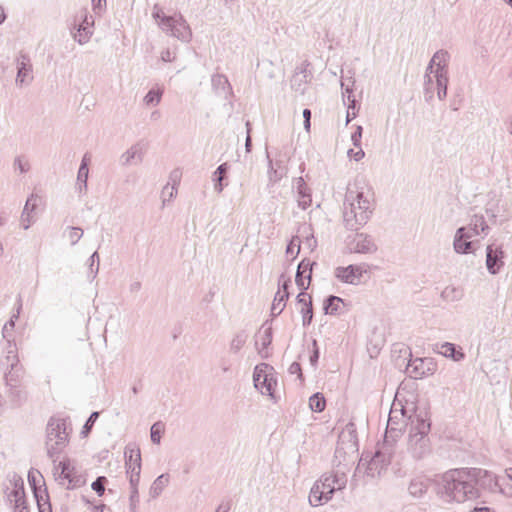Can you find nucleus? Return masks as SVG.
<instances>
[{"label": "nucleus", "instance_id": "1", "mask_svg": "<svg viewBox=\"0 0 512 512\" xmlns=\"http://www.w3.org/2000/svg\"><path fill=\"white\" fill-rule=\"evenodd\" d=\"M491 480V474L478 468L453 469L442 477L441 494L446 501L464 502L480 496V487L484 479Z\"/></svg>", "mask_w": 512, "mask_h": 512}, {"label": "nucleus", "instance_id": "2", "mask_svg": "<svg viewBox=\"0 0 512 512\" xmlns=\"http://www.w3.org/2000/svg\"><path fill=\"white\" fill-rule=\"evenodd\" d=\"M373 193L365 181L356 179L347 188L344 201L343 221L348 230L357 231L363 227L373 213Z\"/></svg>", "mask_w": 512, "mask_h": 512}, {"label": "nucleus", "instance_id": "3", "mask_svg": "<svg viewBox=\"0 0 512 512\" xmlns=\"http://www.w3.org/2000/svg\"><path fill=\"white\" fill-rule=\"evenodd\" d=\"M69 423L64 418L51 417L46 427L47 455L55 464L69 442Z\"/></svg>", "mask_w": 512, "mask_h": 512}, {"label": "nucleus", "instance_id": "4", "mask_svg": "<svg viewBox=\"0 0 512 512\" xmlns=\"http://www.w3.org/2000/svg\"><path fill=\"white\" fill-rule=\"evenodd\" d=\"M152 16L162 31L184 42L191 39V29L180 13L167 16L158 5H154Z\"/></svg>", "mask_w": 512, "mask_h": 512}, {"label": "nucleus", "instance_id": "5", "mask_svg": "<svg viewBox=\"0 0 512 512\" xmlns=\"http://www.w3.org/2000/svg\"><path fill=\"white\" fill-rule=\"evenodd\" d=\"M3 493L6 499L13 504L14 512H29L24 480L15 472L8 473L3 482Z\"/></svg>", "mask_w": 512, "mask_h": 512}, {"label": "nucleus", "instance_id": "6", "mask_svg": "<svg viewBox=\"0 0 512 512\" xmlns=\"http://www.w3.org/2000/svg\"><path fill=\"white\" fill-rule=\"evenodd\" d=\"M54 476L60 484L67 480V489H75L85 485L86 479L82 474H79L75 466L72 465L71 460L66 458L58 464H54Z\"/></svg>", "mask_w": 512, "mask_h": 512}, {"label": "nucleus", "instance_id": "7", "mask_svg": "<svg viewBox=\"0 0 512 512\" xmlns=\"http://www.w3.org/2000/svg\"><path fill=\"white\" fill-rule=\"evenodd\" d=\"M336 490L335 484L331 483V476L325 474L312 486L309 495V503L312 506L326 503L332 498Z\"/></svg>", "mask_w": 512, "mask_h": 512}, {"label": "nucleus", "instance_id": "8", "mask_svg": "<svg viewBox=\"0 0 512 512\" xmlns=\"http://www.w3.org/2000/svg\"><path fill=\"white\" fill-rule=\"evenodd\" d=\"M408 425V417L403 408L396 409L392 407L389 413L387 429L385 433L386 442H395L402 435L404 428Z\"/></svg>", "mask_w": 512, "mask_h": 512}, {"label": "nucleus", "instance_id": "9", "mask_svg": "<svg viewBox=\"0 0 512 512\" xmlns=\"http://www.w3.org/2000/svg\"><path fill=\"white\" fill-rule=\"evenodd\" d=\"M266 158L268 162V178L271 184L277 183L287 175V164L289 155L283 152H277L275 158L270 157V153L266 149Z\"/></svg>", "mask_w": 512, "mask_h": 512}, {"label": "nucleus", "instance_id": "10", "mask_svg": "<svg viewBox=\"0 0 512 512\" xmlns=\"http://www.w3.org/2000/svg\"><path fill=\"white\" fill-rule=\"evenodd\" d=\"M346 245L350 253L372 254L377 251V245L372 238L364 233L348 236Z\"/></svg>", "mask_w": 512, "mask_h": 512}, {"label": "nucleus", "instance_id": "11", "mask_svg": "<svg viewBox=\"0 0 512 512\" xmlns=\"http://www.w3.org/2000/svg\"><path fill=\"white\" fill-rule=\"evenodd\" d=\"M437 365L432 358L409 359L406 365V373L415 379L435 373Z\"/></svg>", "mask_w": 512, "mask_h": 512}, {"label": "nucleus", "instance_id": "12", "mask_svg": "<svg viewBox=\"0 0 512 512\" xmlns=\"http://www.w3.org/2000/svg\"><path fill=\"white\" fill-rule=\"evenodd\" d=\"M365 267V264H350L346 267L339 266L335 268L334 276L343 283L358 285L361 283L363 274L367 272Z\"/></svg>", "mask_w": 512, "mask_h": 512}, {"label": "nucleus", "instance_id": "13", "mask_svg": "<svg viewBox=\"0 0 512 512\" xmlns=\"http://www.w3.org/2000/svg\"><path fill=\"white\" fill-rule=\"evenodd\" d=\"M504 256L502 245H496L495 243L489 244L486 248V268L492 275H496L500 272L504 266Z\"/></svg>", "mask_w": 512, "mask_h": 512}, {"label": "nucleus", "instance_id": "14", "mask_svg": "<svg viewBox=\"0 0 512 512\" xmlns=\"http://www.w3.org/2000/svg\"><path fill=\"white\" fill-rule=\"evenodd\" d=\"M408 450L415 459L425 457L431 450L428 435L409 434Z\"/></svg>", "mask_w": 512, "mask_h": 512}, {"label": "nucleus", "instance_id": "15", "mask_svg": "<svg viewBox=\"0 0 512 512\" xmlns=\"http://www.w3.org/2000/svg\"><path fill=\"white\" fill-rule=\"evenodd\" d=\"M16 68V84L20 86L28 85L33 80V70L30 57L27 54L20 52L19 56L16 58Z\"/></svg>", "mask_w": 512, "mask_h": 512}, {"label": "nucleus", "instance_id": "16", "mask_svg": "<svg viewBox=\"0 0 512 512\" xmlns=\"http://www.w3.org/2000/svg\"><path fill=\"white\" fill-rule=\"evenodd\" d=\"M79 18L80 22L77 33L74 34V39L82 45L87 43L93 34L94 19L92 15L88 14L87 10H82Z\"/></svg>", "mask_w": 512, "mask_h": 512}, {"label": "nucleus", "instance_id": "17", "mask_svg": "<svg viewBox=\"0 0 512 512\" xmlns=\"http://www.w3.org/2000/svg\"><path fill=\"white\" fill-rule=\"evenodd\" d=\"M410 424L409 434L428 435L431 429V423L428 419L426 411H415L414 414L408 416Z\"/></svg>", "mask_w": 512, "mask_h": 512}, {"label": "nucleus", "instance_id": "18", "mask_svg": "<svg viewBox=\"0 0 512 512\" xmlns=\"http://www.w3.org/2000/svg\"><path fill=\"white\" fill-rule=\"evenodd\" d=\"M346 448L350 451L354 452L358 449V438H357V432H356V426L353 422H349L345 428L342 430V432L339 435V442L338 447L336 449V452H339L340 449H344L343 447H340V445H345Z\"/></svg>", "mask_w": 512, "mask_h": 512}, {"label": "nucleus", "instance_id": "19", "mask_svg": "<svg viewBox=\"0 0 512 512\" xmlns=\"http://www.w3.org/2000/svg\"><path fill=\"white\" fill-rule=\"evenodd\" d=\"M293 188L297 193L298 206L301 209L306 210L312 204L311 189L308 187L302 177H298L294 180Z\"/></svg>", "mask_w": 512, "mask_h": 512}, {"label": "nucleus", "instance_id": "20", "mask_svg": "<svg viewBox=\"0 0 512 512\" xmlns=\"http://www.w3.org/2000/svg\"><path fill=\"white\" fill-rule=\"evenodd\" d=\"M297 304L300 306L299 311L302 314V324L307 327L313 319L312 297L305 291H301L296 297Z\"/></svg>", "mask_w": 512, "mask_h": 512}, {"label": "nucleus", "instance_id": "21", "mask_svg": "<svg viewBox=\"0 0 512 512\" xmlns=\"http://www.w3.org/2000/svg\"><path fill=\"white\" fill-rule=\"evenodd\" d=\"M310 261L302 260L296 271L295 282L301 291H306L309 287V283L312 277V265Z\"/></svg>", "mask_w": 512, "mask_h": 512}, {"label": "nucleus", "instance_id": "22", "mask_svg": "<svg viewBox=\"0 0 512 512\" xmlns=\"http://www.w3.org/2000/svg\"><path fill=\"white\" fill-rule=\"evenodd\" d=\"M465 235V229L464 228H458L456 230L454 241H453V247L456 253L458 254H469L473 253L475 250V242L469 240L468 238L464 237Z\"/></svg>", "mask_w": 512, "mask_h": 512}, {"label": "nucleus", "instance_id": "23", "mask_svg": "<svg viewBox=\"0 0 512 512\" xmlns=\"http://www.w3.org/2000/svg\"><path fill=\"white\" fill-rule=\"evenodd\" d=\"M344 300L338 296L329 295L323 303V310L325 314L329 315H342L345 312Z\"/></svg>", "mask_w": 512, "mask_h": 512}, {"label": "nucleus", "instance_id": "24", "mask_svg": "<svg viewBox=\"0 0 512 512\" xmlns=\"http://www.w3.org/2000/svg\"><path fill=\"white\" fill-rule=\"evenodd\" d=\"M143 160V148L140 143L131 146L121 155L120 162L123 166L139 164Z\"/></svg>", "mask_w": 512, "mask_h": 512}, {"label": "nucleus", "instance_id": "25", "mask_svg": "<svg viewBox=\"0 0 512 512\" xmlns=\"http://www.w3.org/2000/svg\"><path fill=\"white\" fill-rule=\"evenodd\" d=\"M437 349L439 354L444 357L451 358L454 361H461L465 358V354L462 352L461 348L450 342H444L437 345Z\"/></svg>", "mask_w": 512, "mask_h": 512}, {"label": "nucleus", "instance_id": "26", "mask_svg": "<svg viewBox=\"0 0 512 512\" xmlns=\"http://www.w3.org/2000/svg\"><path fill=\"white\" fill-rule=\"evenodd\" d=\"M230 169V165L225 162L220 164L216 170L212 174V181L214 184V190L217 193H221L225 186H227V183H224V180L227 179V174Z\"/></svg>", "mask_w": 512, "mask_h": 512}, {"label": "nucleus", "instance_id": "27", "mask_svg": "<svg viewBox=\"0 0 512 512\" xmlns=\"http://www.w3.org/2000/svg\"><path fill=\"white\" fill-rule=\"evenodd\" d=\"M1 365L5 367V369L15 370L16 368H20L19 366V358L17 354V347L13 341H9L6 347V356L1 361Z\"/></svg>", "mask_w": 512, "mask_h": 512}, {"label": "nucleus", "instance_id": "28", "mask_svg": "<svg viewBox=\"0 0 512 512\" xmlns=\"http://www.w3.org/2000/svg\"><path fill=\"white\" fill-rule=\"evenodd\" d=\"M37 196L34 194H31L25 203L24 209L21 214V224L23 229L27 230L29 229L31 223L33 222L32 212L36 209L37 203H36Z\"/></svg>", "mask_w": 512, "mask_h": 512}, {"label": "nucleus", "instance_id": "29", "mask_svg": "<svg viewBox=\"0 0 512 512\" xmlns=\"http://www.w3.org/2000/svg\"><path fill=\"white\" fill-rule=\"evenodd\" d=\"M392 453H393L392 442L391 441L386 442V439H385L382 446L379 447L375 451L373 457H378L377 463L380 465V468L384 469L385 467H387L390 464L391 458H392Z\"/></svg>", "mask_w": 512, "mask_h": 512}, {"label": "nucleus", "instance_id": "30", "mask_svg": "<svg viewBox=\"0 0 512 512\" xmlns=\"http://www.w3.org/2000/svg\"><path fill=\"white\" fill-rule=\"evenodd\" d=\"M124 456L127 470L132 469V466H135L136 463H138V467L141 466V452L139 448L133 447L130 444L127 445Z\"/></svg>", "mask_w": 512, "mask_h": 512}, {"label": "nucleus", "instance_id": "31", "mask_svg": "<svg viewBox=\"0 0 512 512\" xmlns=\"http://www.w3.org/2000/svg\"><path fill=\"white\" fill-rule=\"evenodd\" d=\"M33 494L39 512H52L49 494L46 487H44L42 490H38L37 492L35 491Z\"/></svg>", "mask_w": 512, "mask_h": 512}, {"label": "nucleus", "instance_id": "32", "mask_svg": "<svg viewBox=\"0 0 512 512\" xmlns=\"http://www.w3.org/2000/svg\"><path fill=\"white\" fill-rule=\"evenodd\" d=\"M169 479V474L164 473L154 480L149 491L151 498H157L162 493L164 488L168 485Z\"/></svg>", "mask_w": 512, "mask_h": 512}, {"label": "nucleus", "instance_id": "33", "mask_svg": "<svg viewBox=\"0 0 512 512\" xmlns=\"http://www.w3.org/2000/svg\"><path fill=\"white\" fill-rule=\"evenodd\" d=\"M289 298V293H282L281 290H278L275 294L272 307H271V315L276 317L282 313L286 306V301Z\"/></svg>", "mask_w": 512, "mask_h": 512}, {"label": "nucleus", "instance_id": "34", "mask_svg": "<svg viewBox=\"0 0 512 512\" xmlns=\"http://www.w3.org/2000/svg\"><path fill=\"white\" fill-rule=\"evenodd\" d=\"M437 96L439 100L447 96L448 75L447 72H435Z\"/></svg>", "mask_w": 512, "mask_h": 512}, {"label": "nucleus", "instance_id": "35", "mask_svg": "<svg viewBox=\"0 0 512 512\" xmlns=\"http://www.w3.org/2000/svg\"><path fill=\"white\" fill-rule=\"evenodd\" d=\"M28 482L33 493L46 487L45 480L38 470L31 469L28 472Z\"/></svg>", "mask_w": 512, "mask_h": 512}, {"label": "nucleus", "instance_id": "36", "mask_svg": "<svg viewBox=\"0 0 512 512\" xmlns=\"http://www.w3.org/2000/svg\"><path fill=\"white\" fill-rule=\"evenodd\" d=\"M276 385V381L274 380L272 375L264 374L263 379L260 380L259 388H257L262 394L268 395L271 398H274V386Z\"/></svg>", "mask_w": 512, "mask_h": 512}, {"label": "nucleus", "instance_id": "37", "mask_svg": "<svg viewBox=\"0 0 512 512\" xmlns=\"http://www.w3.org/2000/svg\"><path fill=\"white\" fill-rule=\"evenodd\" d=\"M163 88L158 87L157 89H151L143 98V102L147 106H157L162 99L163 96Z\"/></svg>", "mask_w": 512, "mask_h": 512}, {"label": "nucleus", "instance_id": "38", "mask_svg": "<svg viewBox=\"0 0 512 512\" xmlns=\"http://www.w3.org/2000/svg\"><path fill=\"white\" fill-rule=\"evenodd\" d=\"M248 339V334L245 331H240L234 335L230 342V352L236 354L245 345Z\"/></svg>", "mask_w": 512, "mask_h": 512}, {"label": "nucleus", "instance_id": "39", "mask_svg": "<svg viewBox=\"0 0 512 512\" xmlns=\"http://www.w3.org/2000/svg\"><path fill=\"white\" fill-rule=\"evenodd\" d=\"M434 58L437 62L435 72H447L448 61L450 58L449 53L446 50L441 49L434 53Z\"/></svg>", "mask_w": 512, "mask_h": 512}, {"label": "nucleus", "instance_id": "40", "mask_svg": "<svg viewBox=\"0 0 512 512\" xmlns=\"http://www.w3.org/2000/svg\"><path fill=\"white\" fill-rule=\"evenodd\" d=\"M309 406L314 412H322L326 407V400L321 393L317 392L309 398Z\"/></svg>", "mask_w": 512, "mask_h": 512}, {"label": "nucleus", "instance_id": "41", "mask_svg": "<svg viewBox=\"0 0 512 512\" xmlns=\"http://www.w3.org/2000/svg\"><path fill=\"white\" fill-rule=\"evenodd\" d=\"M469 223L473 228H475V230H479L480 233H484L485 235L488 234L490 228L483 215H473Z\"/></svg>", "mask_w": 512, "mask_h": 512}, {"label": "nucleus", "instance_id": "42", "mask_svg": "<svg viewBox=\"0 0 512 512\" xmlns=\"http://www.w3.org/2000/svg\"><path fill=\"white\" fill-rule=\"evenodd\" d=\"M431 74L435 75V69L428 65L425 73V99L429 101L433 97V79Z\"/></svg>", "mask_w": 512, "mask_h": 512}, {"label": "nucleus", "instance_id": "43", "mask_svg": "<svg viewBox=\"0 0 512 512\" xmlns=\"http://www.w3.org/2000/svg\"><path fill=\"white\" fill-rule=\"evenodd\" d=\"M165 432V424L162 421L155 422L150 429L151 441L154 444H159L161 437Z\"/></svg>", "mask_w": 512, "mask_h": 512}, {"label": "nucleus", "instance_id": "44", "mask_svg": "<svg viewBox=\"0 0 512 512\" xmlns=\"http://www.w3.org/2000/svg\"><path fill=\"white\" fill-rule=\"evenodd\" d=\"M21 309V303L19 304V307H18V310H17V314H14L10 320L8 322L5 323L3 329H2V336L4 339L7 340V343H9V341H12L11 337H12V332L14 330V327H15V320L18 319V315H19V310Z\"/></svg>", "mask_w": 512, "mask_h": 512}, {"label": "nucleus", "instance_id": "45", "mask_svg": "<svg viewBox=\"0 0 512 512\" xmlns=\"http://www.w3.org/2000/svg\"><path fill=\"white\" fill-rule=\"evenodd\" d=\"M400 355L395 359V366L399 369L406 368L409 359H412L411 350L408 347H402L399 350Z\"/></svg>", "mask_w": 512, "mask_h": 512}, {"label": "nucleus", "instance_id": "46", "mask_svg": "<svg viewBox=\"0 0 512 512\" xmlns=\"http://www.w3.org/2000/svg\"><path fill=\"white\" fill-rule=\"evenodd\" d=\"M140 473L141 466L138 467V463L135 466H132V469L127 470V474L129 475V482L131 486V490L138 489V484L140 481Z\"/></svg>", "mask_w": 512, "mask_h": 512}, {"label": "nucleus", "instance_id": "47", "mask_svg": "<svg viewBox=\"0 0 512 512\" xmlns=\"http://www.w3.org/2000/svg\"><path fill=\"white\" fill-rule=\"evenodd\" d=\"M13 168L15 171L18 170L21 174H24L30 170V163L25 156L20 155L15 157L13 161Z\"/></svg>", "mask_w": 512, "mask_h": 512}, {"label": "nucleus", "instance_id": "48", "mask_svg": "<svg viewBox=\"0 0 512 512\" xmlns=\"http://www.w3.org/2000/svg\"><path fill=\"white\" fill-rule=\"evenodd\" d=\"M66 233L71 245L77 244L83 236V230L80 227H67L64 234Z\"/></svg>", "mask_w": 512, "mask_h": 512}, {"label": "nucleus", "instance_id": "49", "mask_svg": "<svg viewBox=\"0 0 512 512\" xmlns=\"http://www.w3.org/2000/svg\"><path fill=\"white\" fill-rule=\"evenodd\" d=\"M212 85L215 88H221L222 90H228L231 92V86L226 76L217 74L212 77Z\"/></svg>", "mask_w": 512, "mask_h": 512}, {"label": "nucleus", "instance_id": "50", "mask_svg": "<svg viewBox=\"0 0 512 512\" xmlns=\"http://www.w3.org/2000/svg\"><path fill=\"white\" fill-rule=\"evenodd\" d=\"M20 370L21 368L6 369L4 378L7 386H10V388L17 386Z\"/></svg>", "mask_w": 512, "mask_h": 512}, {"label": "nucleus", "instance_id": "51", "mask_svg": "<svg viewBox=\"0 0 512 512\" xmlns=\"http://www.w3.org/2000/svg\"><path fill=\"white\" fill-rule=\"evenodd\" d=\"M89 172L78 170L77 173V182L76 189L81 194L86 192L87 190V181H88Z\"/></svg>", "mask_w": 512, "mask_h": 512}, {"label": "nucleus", "instance_id": "52", "mask_svg": "<svg viewBox=\"0 0 512 512\" xmlns=\"http://www.w3.org/2000/svg\"><path fill=\"white\" fill-rule=\"evenodd\" d=\"M341 86H342V89H344V93L348 94V100L351 102V104L348 107V111H347V122H349L351 120L350 110H354L356 108V100L355 99L351 100V94L353 91L349 87V85H346L344 82H342ZM355 116H356V113L353 111L352 118H354Z\"/></svg>", "mask_w": 512, "mask_h": 512}, {"label": "nucleus", "instance_id": "53", "mask_svg": "<svg viewBox=\"0 0 512 512\" xmlns=\"http://www.w3.org/2000/svg\"><path fill=\"white\" fill-rule=\"evenodd\" d=\"M98 417H99V412H97V411H94L90 414V416L86 420V422L82 428V431H81V434L84 437L88 436V434L92 431L94 423L96 422Z\"/></svg>", "mask_w": 512, "mask_h": 512}, {"label": "nucleus", "instance_id": "54", "mask_svg": "<svg viewBox=\"0 0 512 512\" xmlns=\"http://www.w3.org/2000/svg\"><path fill=\"white\" fill-rule=\"evenodd\" d=\"M9 397L11 401L17 405H21L26 400L25 393L18 389L17 386L10 388Z\"/></svg>", "mask_w": 512, "mask_h": 512}, {"label": "nucleus", "instance_id": "55", "mask_svg": "<svg viewBox=\"0 0 512 512\" xmlns=\"http://www.w3.org/2000/svg\"><path fill=\"white\" fill-rule=\"evenodd\" d=\"M106 483L107 478L105 476H99L95 481H93L91 488L96 492L98 496H102L105 492Z\"/></svg>", "mask_w": 512, "mask_h": 512}, {"label": "nucleus", "instance_id": "56", "mask_svg": "<svg viewBox=\"0 0 512 512\" xmlns=\"http://www.w3.org/2000/svg\"><path fill=\"white\" fill-rule=\"evenodd\" d=\"M378 457H372L371 460L368 462L366 473L368 476L375 477L376 475H379L381 470L383 468H380V465L377 463Z\"/></svg>", "mask_w": 512, "mask_h": 512}, {"label": "nucleus", "instance_id": "57", "mask_svg": "<svg viewBox=\"0 0 512 512\" xmlns=\"http://www.w3.org/2000/svg\"><path fill=\"white\" fill-rule=\"evenodd\" d=\"M331 476V483H334L337 490L344 489L347 483V478L345 473H334L330 474Z\"/></svg>", "mask_w": 512, "mask_h": 512}, {"label": "nucleus", "instance_id": "58", "mask_svg": "<svg viewBox=\"0 0 512 512\" xmlns=\"http://www.w3.org/2000/svg\"><path fill=\"white\" fill-rule=\"evenodd\" d=\"M272 337V328L267 327L266 329H264L263 333L260 335L262 350L267 349L269 347V345L272 343Z\"/></svg>", "mask_w": 512, "mask_h": 512}, {"label": "nucleus", "instance_id": "59", "mask_svg": "<svg viewBox=\"0 0 512 512\" xmlns=\"http://www.w3.org/2000/svg\"><path fill=\"white\" fill-rule=\"evenodd\" d=\"M265 368H267V364H261V365H257L255 367L254 373H253V382H254L255 388H259L260 380L263 379V375L266 374Z\"/></svg>", "mask_w": 512, "mask_h": 512}, {"label": "nucleus", "instance_id": "60", "mask_svg": "<svg viewBox=\"0 0 512 512\" xmlns=\"http://www.w3.org/2000/svg\"><path fill=\"white\" fill-rule=\"evenodd\" d=\"M89 270L92 274V277L95 278L99 271V254L95 251L89 258Z\"/></svg>", "mask_w": 512, "mask_h": 512}, {"label": "nucleus", "instance_id": "61", "mask_svg": "<svg viewBox=\"0 0 512 512\" xmlns=\"http://www.w3.org/2000/svg\"><path fill=\"white\" fill-rule=\"evenodd\" d=\"M300 244H301V240L298 236H294L291 241L289 242V244L287 245V248H286V253L288 255H293L295 253V248H296V255L299 253L300 251Z\"/></svg>", "mask_w": 512, "mask_h": 512}, {"label": "nucleus", "instance_id": "62", "mask_svg": "<svg viewBox=\"0 0 512 512\" xmlns=\"http://www.w3.org/2000/svg\"><path fill=\"white\" fill-rule=\"evenodd\" d=\"M362 133H363V128H362V126L358 125L356 127L355 131L351 135L352 143L357 148L361 147Z\"/></svg>", "mask_w": 512, "mask_h": 512}, {"label": "nucleus", "instance_id": "63", "mask_svg": "<svg viewBox=\"0 0 512 512\" xmlns=\"http://www.w3.org/2000/svg\"><path fill=\"white\" fill-rule=\"evenodd\" d=\"M129 500H130V511H131V512H135V511H136L137 504L139 503V493H138V489H135V488H134V490H131Z\"/></svg>", "mask_w": 512, "mask_h": 512}, {"label": "nucleus", "instance_id": "64", "mask_svg": "<svg viewBox=\"0 0 512 512\" xmlns=\"http://www.w3.org/2000/svg\"><path fill=\"white\" fill-rule=\"evenodd\" d=\"M313 344V352L312 354L310 355V363L312 366H316L317 365V362L319 360V356H320V352H319V348H318V345H317V341L316 340H313L312 342Z\"/></svg>", "mask_w": 512, "mask_h": 512}]
</instances>
